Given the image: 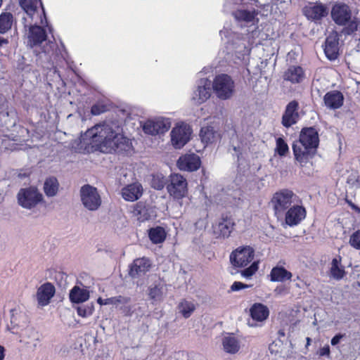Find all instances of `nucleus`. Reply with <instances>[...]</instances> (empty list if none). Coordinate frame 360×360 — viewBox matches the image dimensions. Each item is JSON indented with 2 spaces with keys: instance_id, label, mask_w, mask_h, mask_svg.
<instances>
[{
  "instance_id": "obj_1",
  "label": "nucleus",
  "mask_w": 360,
  "mask_h": 360,
  "mask_svg": "<svg viewBox=\"0 0 360 360\" xmlns=\"http://www.w3.org/2000/svg\"><path fill=\"white\" fill-rule=\"evenodd\" d=\"M131 141L124 136L122 129L115 122H104L89 129L79 139L77 150L90 153H123L131 150Z\"/></svg>"
},
{
  "instance_id": "obj_2",
  "label": "nucleus",
  "mask_w": 360,
  "mask_h": 360,
  "mask_svg": "<svg viewBox=\"0 0 360 360\" xmlns=\"http://www.w3.org/2000/svg\"><path fill=\"white\" fill-rule=\"evenodd\" d=\"M319 143V134L314 127L302 129L299 139L294 141L292 150L295 159L301 167L305 165L312 158Z\"/></svg>"
},
{
  "instance_id": "obj_3",
  "label": "nucleus",
  "mask_w": 360,
  "mask_h": 360,
  "mask_svg": "<svg viewBox=\"0 0 360 360\" xmlns=\"http://www.w3.org/2000/svg\"><path fill=\"white\" fill-rule=\"evenodd\" d=\"M24 26L29 27L27 44L30 46H41L42 51L47 53L53 49L55 44L51 41H46V32L44 28V26H48L46 18H43V23H33Z\"/></svg>"
},
{
  "instance_id": "obj_4",
  "label": "nucleus",
  "mask_w": 360,
  "mask_h": 360,
  "mask_svg": "<svg viewBox=\"0 0 360 360\" xmlns=\"http://www.w3.org/2000/svg\"><path fill=\"white\" fill-rule=\"evenodd\" d=\"M41 3L38 0H20V5L25 11L22 17L24 25H30L33 23H43V18L45 19L44 8H39Z\"/></svg>"
},
{
  "instance_id": "obj_5",
  "label": "nucleus",
  "mask_w": 360,
  "mask_h": 360,
  "mask_svg": "<svg viewBox=\"0 0 360 360\" xmlns=\"http://www.w3.org/2000/svg\"><path fill=\"white\" fill-rule=\"evenodd\" d=\"M331 16L335 22L340 25H345L349 23L344 32L350 34L357 30V22L352 20V12L348 6L344 4H335L331 11Z\"/></svg>"
},
{
  "instance_id": "obj_6",
  "label": "nucleus",
  "mask_w": 360,
  "mask_h": 360,
  "mask_svg": "<svg viewBox=\"0 0 360 360\" xmlns=\"http://www.w3.org/2000/svg\"><path fill=\"white\" fill-rule=\"evenodd\" d=\"M212 86L216 96L220 100L230 99L235 93V82L226 74L217 75L212 83Z\"/></svg>"
},
{
  "instance_id": "obj_7",
  "label": "nucleus",
  "mask_w": 360,
  "mask_h": 360,
  "mask_svg": "<svg viewBox=\"0 0 360 360\" xmlns=\"http://www.w3.org/2000/svg\"><path fill=\"white\" fill-rule=\"evenodd\" d=\"M16 198L18 204L27 210L36 207L44 200L43 195L34 186L20 188Z\"/></svg>"
},
{
  "instance_id": "obj_8",
  "label": "nucleus",
  "mask_w": 360,
  "mask_h": 360,
  "mask_svg": "<svg viewBox=\"0 0 360 360\" xmlns=\"http://www.w3.org/2000/svg\"><path fill=\"white\" fill-rule=\"evenodd\" d=\"M192 129L185 122L175 124L170 132L171 144L175 149L182 148L191 139Z\"/></svg>"
},
{
  "instance_id": "obj_9",
  "label": "nucleus",
  "mask_w": 360,
  "mask_h": 360,
  "mask_svg": "<svg viewBox=\"0 0 360 360\" xmlns=\"http://www.w3.org/2000/svg\"><path fill=\"white\" fill-rule=\"evenodd\" d=\"M297 201V195L290 190L282 189L274 193L271 203L276 214L283 213Z\"/></svg>"
},
{
  "instance_id": "obj_10",
  "label": "nucleus",
  "mask_w": 360,
  "mask_h": 360,
  "mask_svg": "<svg viewBox=\"0 0 360 360\" xmlns=\"http://www.w3.org/2000/svg\"><path fill=\"white\" fill-rule=\"evenodd\" d=\"M171 124L169 118L157 117L143 122L141 127L145 134L155 136L167 132L171 127Z\"/></svg>"
},
{
  "instance_id": "obj_11",
  "label": "nucleus",
  "mask_w": 360,
  "mask_h": 360,
  "mask_svg": "<svg viewBox=\"0 0 360 360\" xmlns=\"http://www.w3.org/2000/svg\"><path fill=\"white\" fill-rule=\"evenodd\" d=\"M254 257L255 250L249 245L237 248L229 257L231 264L238 268L247 266L253 261Z\"/></svg>"
},
{
  "instance_id": "obj_12",
  "label": "nucleus",
  "mask_w": 360,
  "mask_h": 360,
  "mask_svg": "<svg viewBox=\"0 0 360 360\" xmlns=\"http://www.w3.org/2000/svg\"><path fill=\"white\" fill-rule=\"evenodd\" d=\"M80 198L83 205L90 211L98 209L101 204V198L97 189L89 184L80 188Z\"/></svg>"
},
{
  "instance_id": "obj_13",
  "label": "nucleus",
  "mask_w": 360,
  "mask_h": 360,
  "mask_svg": "<svg viewBox=\"0 0 360 360\" xmlns=\"http://www.w3.org/2000/svg\"><path fill=\"white\" fill-rule=\"evenodd\" d=\"M253 43L254 41L250 39L248 35L241 37H237L232 44L233 54L236 59L235 63L240 64L247 61Z\"/></svg>"
},
{
  "instance_id": "obj_14",
  "label": "nucleus",
  "mask_w": 360,
  "mask_h": 360,
  "mask_svg": "<svg viewBox=\"0 0 360 360\" xmlns=\"http://www.w3.org/2000/svg\"><path fill=\"white\" fill-rule=\"evenodd\" d=\"M211 86L212 82L207 78L200 79L191 94V102L198 105L206 102L212 94Z\"/></svg>"
},
{
  "instance_id": "obj_15",
  "label": "nucleus",
  "mask_w": 360,
  "mask_h": 360,
  "mask_svg": "<svg viewBox=\"0 0 360 360\" xmlns=\"http://www.w3.org/2000/svg\"><path fill=\"white\" fill-rule=\"evenodd\" d=\"M169 194L174 199L184 198L188 191L186 179L179 174H172L169 176V184L167 186Z\"/></svg>"
},
{
  "instance_id": "obj_16",
  "label": "nucleus",
  "mask_w": 360,
  "mask_h": 360,
  "mask_svg": "<svg viewBox=\"0 0 360 360\" xmlns=\"http://www.w3.org/2000/svg\"><path fill=\"white\" fill-rule=\"evenodd\" d=\"M232 15L241 26L255 25L258 22V12L254 8H238Z\"/></svg>"
},
{
  "instance_id": "obj_17",
  "label": "nucleus",
  "mask_w": 360,
  "mask_h": 360,
  "mask_svg": "<svg viewBox=\"0 0 360 360\" xmlns=\"http://www.w3.org/2000/svg\"><path fill=\"white\" fill-rule=\"evenodd\" d=\"M303 13L308 20L318 21L328 15V8L321 3H309L304 7Z\"/></svg>"
},
{
  "instance_id": "obj_18",
  "label": "nucleus",
  "mask_w": 360,
  "mask_h": 360,
  "mask_svg": "<svg viewBox=\"0 0 360 360\" xmlns=\"http://www.w3.org/2000/svg\"><path fill=\"white\" fill-rule=\"evenodd\" d=\"M40 340L39 333L32 327L27 326L19 333V342L27 348L36 349Z\"/></svg>"
},
{
  "instance_id": "obj_19",
  "label": "nucleus",
  "mask_w": 360,
  "mask_h": 360,
  "mask_svg": "<svg viewBox=\"0 0 360 360\" xmlns=\"http://www.w3.org/2000/svg\"><path fill=\"white\" fill-rule=\"evenodd\" d=\"M201 161L195 154H187L181 156L177 161V167L180 170L193 172L200 167Z\"/></svg>"
},
{
  "instance_id": "obj_20",
  "label": "nucleus",
  "mask_w": 360,
  "mask_h": 360,
  "mask_svg": "<svg viewBox=\"0 0 360 360\" xmlns=\"http://www.w3.org/2000/svg\"><path fill=\"white\" fill-rule=\"evenodd\" d=\"M324 52L326 57L330 60H335L339 54V37L336 32H331L326 38Z\"/></svg>"
},
{
  "instance_id": "obj_21",
  "label": "nucleus",
  "mask_w": 360,
  "mask_h": 360,
  "mask_svg": "<svg viewBox=\"0 0 360 360\" xmlns=\"http://www.w3.org/2000/svg\"><path fill=\"white\" fill-rule=\"evenodd\" d=\"M54 294L55 288L51 283H46L41 285L37 289L36 294L38 305L40 307L48 305Z\"/></svg>"
},
{
  "instance_id": "obj_22",
  "label": "nucleus",
  "mask_w": 360,
  "mask_h": 360,
  "mask_svg": "<svg viewBox=\"0 0 360 360\" xmlns=\"http://www.w3.org/2000/svg\"><path fill=\"white\" fill-rule=\"evenodd\" d=\"M298 103L292 101L290 102L285 108V112L282 117V124L285 127H290L296 124L299 119L297 112Z\"/></svg>"
},
{
  "instance_id": "obj_23",
  "label": "nucleus",
  "mask_w": 360,
  "mask_h": 360,
  "mask_svg": "<svg viewBox=\"0 0 360 360\" xmlns=\"http://www.w3.org/2000/svg\"><path fill=\"white\" fill-rule=\"evenodd\" d=\"M150 267V260L146 257L135 259L130 266L129 275L133 278H139L148 271Z\"/></svg>"
},
{
  "instance_id": "obj_24",
  "label": "nucleus",
  "mask_w": 360,
  "mask_h": 360,
  "mask_svg": "<svg viewBox=\"0 0 360 360\" xmlns=\"http://www.w3.org/2000/svg\"><path fill=\"white\" fill-rule=\"evenodd\" d=\"M305 209L300 205H293L285 214V222L289 226L298 224L305 218Z\"/></svg>"
},
{
  "instance_id": "obj_25",
  "label": "nucleus",
  "mask_w": 360,
  "mask_h": 360,
  "mask_svg": "<svg viewBox=\"0 0 360 360\" xmlns=\"http://www.w3.org/2000/svg\"><path fill=\"white\" fill-rule=\"evenodd\" d=\"M325 105L330 109L335 110L340 108L344 102V96L340 91H330L326 94L323 97Z\"/></svg>"
},
{
  "instance_id": "obj_26",
  "label": "nucleus",
  "mask_w": 360,
  "mask_h": 360,
  "mask_svg": "<svg viewBox=\"0 0 360 360\" xmlns=\"http://www.w3.org/2000/svg\"><path fill=\"white\" fill-rule=\"evenodd\" d=\"M167 292V286L160 279L148 287V295L155 302L161 301Z\"/></svg>"
},
{
  "instance_id": "obj_27",
  "label": "nucleus",
  "mask_w": 360,
  "mask_h": 360,
  "mask_svg": "<svg viewBox=\"0 0 360 360\" xmlns=\"http://www.w3.org/2000/svg\"><path fill=\"white\" fill-rule=\"evenodd\" d=\"M233 225L231 219L223 218L214 226V233L217 237L227 238L230 236Z\"/></svg>"
},
{
  "instance_id": "obj_28",
  "label": "nucleus",
  "mask_w": 360,
  "mask_h": 360,
  "mask_svg": "<svg viewBox=\"0 0 360 360\" xmlns=\"http://www.w3.org/2000/svg\"><path fill=\"white\" fill-rule=\"evenodd\" d=\"M143 188L141 184L134 183L129 184L122 190V195L125 200L135 201L142 195Z\"/></svg>"
},
{
  "instance_id": "obj_29",
  "label": "nucleus",
  "mask_w": 360,
  "mask_h": 360,
  "mask_svg": "<svg viewBox=\"0 0 360 360\" xmlns=\"http://www.w3.org/2000/svg\"><path fill=\"white\" fill-rule=\"evenodd\" d=\"M70 300L73 303H82L89 298V291L85 286H74L70 292Z\"/></svg>"
},
{
  "instance_id": "obj_30",
  "label": "nucleus",
  "mask_w": 360,
  "mask_h": 360,
  "mask_svg": "<svg viewBox=\"0 0 360 360\" xmlns=\"http://www.w3.org/2000/svg\"><path fill=\"white\" fill-rule=\"evenodd\" d=\"M304 72L300 66H290L284 72L283 79L292 84L302 82L304 79Z\"/></svg>"
},
{
  "instance_id": "obj_31",
  "label": "nucleus",
  "mask_w": 360,
  "mask_h": 360,
  "mask_svg": "<svg viewBox=\"0 0 360 360\" xmlns=\"http://www.w3.org/2000/svg\"><path fill=\"white\" fill-rule=\"evenodd\" d=\"M269 314V309L262 304H254L250 308V315L252 319L255 321L259 322L264 321L268 318Z\"/></svg>"
},
{
  "instance_id": "obj_32",
  "label": "nucleus",
  "mask_w": 360,
  "mask_h": 360,
  "mask_svg": "<svg viewBox=\"0 0 360 360\" xmlns=\"http://www.w3.org/2000/svg\"><path fill=\"white\" fill-rule=\"evenodd\" d=\"M345 267L341 264V258L333 259L330 267V276L335 280L339 281L345 276Z\"/></svg>"
},
{
  "instance_id": "obj_33",
  "label": "nucleus",
  "mask_w": 360,
  "mask_h": 360,
  "mask_svg": "<svg viewBox=\"0 0 360 360\" xmlns=\"http://www.w3.org/2000/svg\"><path fill=\"white\" fill-rule=\"evenodd\" d=\"M269 276L271 281L283 282L287 280H290L292 275L284 267L275 266L271 269Z\"/></svg>"
},
{
  "instance_id": "obj_34",
  "label": "nucleus",
  "mask_w": 360,
  "mask_h": 360,
  "mask_svg": "<svg viewBox=\"0 0 360 360\" xmlns=\"http://www.w3.org/2000/svg\"><path fill=\"white\" fill-rule=\"evenodd\" d=\"M200 136L203 143L206 144L217 141L219 138V133L212 126H206L201 128Z\"/></svg>"
},
{
  "instance_id": "obj_35",
  "label": "nucleus",
  "mask_w": 360,
  "mask_h": 360,
  "mask_svg": "<svg viewBox=\"0 0 360 360\" xmlns=\"http://www.w3.org/2000/svg\"><path fill=\"white\" fill-rule=\"evenodd\" d=\"M222 345L224 351L229 354H236L240 349L238 340L232 335L225 336L223 338Z\"/></svg>"
},
{
  "instance_id": "obj_36",
  "label": "nucleus",
  "mask_w": 360,
  "mask_h": 360,
  "mask_svg": "<svg viewBox=\"0 0 360 360\" xmlns=\"http://www.w3.org/2000/svg\"><path fill=\"white\" fill-rule=\"evenodd\" d=\"M166 231L161 226H155L148 230V237L153 244H160L165 241L166 238Z\"/></svg>"
},
{
  "instance_id": "obj_37",
  "label": "nucleus",
  "mask_w": 360,
  "mask_h": 360,
  "mask_svg": "<svg viewBox=\"0 0 360 360\" xmlns=\"http://www.w3.org/2000/svg\"><path fill=\"white\" fill-rule=\"evenodd\" d=\"M59 190V183L56 178H47L44 184V191L47 197H54Z\"/></svg>"
},
{
  "instance_id": "obj_38",
  "label": "nucleus",
  "mask_w": 360,
  "mask_h": 360,
  "mask_svg": "<svg viewBox=\"0 0 360 360\" xmlns=\"http://www.w3.org/2000/svg\"><path fill=\"white\" fill-rule=\"evenodd\" d=\"M13 23V15L8 12H3L0 15V33L5 34L11 29Z\"/></svg>"
},
{
  "instance_id": "obj_39",
  "label": "nucleus",
  "mask_w": 360,
  "mask_h": 360,
  "mask_svg": "<svg viewBox=\"0 0 360 360\" xmlns=\"http://www.w3.org/2000/svg\"><path fill=\"white\" fill-rule=\"evenodd\" d=\"M0 147L4 150H15L21 149L19 144L17 143V139L15 138H9L7 136H4L0 139Z\"/></svg>"
},
{
  "instance_id": "obj_40",
  "label": "nucleus",
  "mask_w": 360,
  "mask_h": 360,
  "mask_svg": "<svg viewBox=\"0 0 360 360\" xmlns=\"http://www.w3.org/2000/svg\"><path fill=\"white\" fill-rule=\"evenodd\" d=\"M133 214L139 221H145L150 218L148 210L141 204H137L133 210Z\"/></svg>"
},
{
  "instance_id": "obj_41",
  "label": "nucleus",
  "mask_w": 360,
  "mask_h": 360,
  "mask_svg": "<svg viewBox=\"0 0 360 360\" xmlns=\"http://www.w3.org/2000/svg\"><path fill=\"white\" fill-rule=\"evenodd\" d=\"M179 311L185 318L191 316V314L195 310V304L190 301L184 300L179 304Z\"/></svg>"
},
{
  "instance_id": "obj_42",
  "label": "nucleus",
  "mask_w": 360,
  "mask_h": 360,
  "mask_svg": "<svg viewBox=\"0 0 360 360\" xmlns=\"http://www.w3.org/2000/svg\"><path fill=\"white\" fill-rule=\"evenodd\" d=\"M151 186L156 190H161L166 184V179L162 174H153L151 179Z\"/></svg>"
},
{
  "instance_id": "obj_43",
  "label": "nucleus",
  "mask_w": 360,
  "mask_h": 360,
  "mask_svg": "<svg viewBox=\"0 0 360 360\" xmlns=\"http://www.w3.org/2000/svg\"><path fill=\"white\" fill-rule=\"evenodd\" d=\"M289 148L286 142L284 141L283 138H278L276 139V152L280 156H284L288 152Z\"/></svg>"
},
{
  "instance_id": "obj_44",
  "label": "nucleus",
  "mask_w": 360,
  "mask_h": 360,
  "mask_svg": "<svg viewBox=\"0 0 360 360\" xmlns=\"http://www.w3.org/2000/svg\"><path fill=\"white\" fill-rule=\"evenodd\" d=\"M124 298L122 296L109 297V298H106V299H103L101 297H99L97 300V302L100 305H110V304L115 305V304H117L118 303L124 302Z\"/></svg>"
},
{
  "instance_id": "obj_45",
  "label": "nucleus",
  "mask_w": 360,
  "mask_h": 360,
  "mask_svg": "<svg viewBox=\"0 0 360 360\" xmlns=\"http://www.w3.org/2000/svg\"><path fill=\"white\" fill-rule=\"evenodd\" d=\"M258 268L259 261H254L249 267L241 271V276L244 278H249L257 271Z\"/></svg>"
},
{
  "instance_id": "obj_46",
  "label": "nucleus",
  "mask_w": 360,
  "mask_h": 360,
  "mask_svg": "<svg viewBox=\"0 0 360 360\" xmlns=\"http://www.w3.org/2000/svg\"><path fill=\"white\" fill-rule=\"evenodd\" d=\"M11 314V325L8 326V329L13 334H17L18 332L15 330V326L18 325V312L15 309H11L10 311Z\"/></svg>"
},
{
  "instance_id": "obj_47",
  "label": "nucleus",
  "mask_w": 360,
  "mask_h": 360,
  "mask_svg": "<svg viewBox=\"0 0 360 360\" xmlns=\"http://www.w3.org/2000/svg\"><path fill=\"white\" fill-rule=\"evenodd\" d=\"M347 184L352 188L360 186V173L358 172H352L347 178Z\"/></svg>"
},
{
  "instance_id": "obj_48",
  "label": "nucleus",
  "mask_w": 360,
  "mask_h": 360,
  "mask_svg": "<svg viewBox=\"0 0 360 360\" xmlns=\"http://www.w3.org/2000/svg\"><path fill=\"white\" fill-rule=\"evenodd\" d=\"M283 343L280 340H277L271 343L269 346V350L271 354L278 355L283 352Z\"/></svg>"
},
{
  "instance_id": "obj_49",
  "label": "nucleus",
  "mask_w": 360,
  "mask_h": 360,
  "mask_svg": "<svg viewBox=\"0 0 360 360\" xmlns=\"http://www.w3.org/2000/svg\"><path fill=\"white\" fill-rule=\"evenodd\" d=\"M349 244L355 249H360V230L353 233L349 238Z\"/></svg>"
},
{
  "instance_id": "obj_50",
  "label": "nucleus",
  "mask_w": 360,
  "mask_h": 360,
  "mask_svg": "<svg viewBox=\"0 0 360 360\" xmlns=\"http://www.w3.org/2000/svg\"><path fill=\"white\" fill-rule=\"evenodd\" d=\"M93 306H82L78 307L77 309V314L79 316L86 318L91 316L93 313Z\"/></svg>"
},
{
  "instance_id": "obj_51",
  "label": "nucleus",
  "mask_w": 360,
  "mask_h": 360,
  "mask_svg": "<svg viewBox=\"0 0 360 360\" xmlns=\"http://www.w3.org/2000/svg\"><path fill=\"white\" fill-rule=\"evenodd\" d=\"M252 285L244 284L242 282L235 281L231 286V291H239L242 289L251 288Z\"/></svg>"
},
{
  "instance_id": "obj_52",
  "label": "nucleus",
  "mask_w": 360,
  "mask_h": 360,
  "mask_svg": "<svg viewBox=\"0 0 360 360\" xmlns=\"http://www.w3.org/2000/svg\"><path fill=\"white\" fill-rule=\"evenodd\" d=\"M330 347L328 345L323 346V347L320 348L317 351V354L319 356L330 357Z\"/></svg>"
},
{
  "instance_id": "obj_53",
  "label": "nucleus",
  "mask_w": 360,
  "mask_h": 360,
  "mask_svg": "<svg viewBox=\"0 0 360 360\" xmlns=\"http://www.w3.org/2000/svg\"><path fill=\"white\" fill-rule=\"evenodd\" d=\"M320 79H316L312 83V92L315 93L316 92L319 96H321L322 91H324V89H321L320 87Z\"/></svg>"
},
{
  "instance_id": "obj_54",
  "label": "nucleus",
  "mask_w": 360,
  "mask_h": 360,
  "mask_svg": "<svg viewBox=\"0 0 360 360\" xmlns=\"http://www.w3.org/2000/svg\"><path fill=\"white\" fill-rule=\"evenodd\" d=\"M105 111V108L103 105H94L91 107V112L94 115H98Z\"/></svg>"
},
{
  "instance_id": "obj_55",
  "label": "nucleus",
  "mask_w": 360,
  "mask_h": 360,
  "mask_svg": "<svg viewBox=\"0 0 360 360\" xmlns=\"http://www.w3.org/2000/svg\"><path fill=\"white\" fill-rule=\"evenodd\" d=\"M344 337V335L342 334H338V335H335L332 339H331V345L335 346L336 345H338L340 340H342V338Z\"/></svg>"
},
{
  "instance_id": "obj_56",
  "label": "nucleus",
  "mask_w": 360,
  "mask_h": 360,
  "mask_svg": "<svg viewBox=\"0 0 360 360\" xmlns=\"http://www.w3.org/2000/svg\"><path fill=\"white\" fill-rule=\"evenodd\" d=\"M5 348L0 345V360H4L6 356Z\"/></svg>"
},
{
  "instance_id": "obj_57",
  "label": "nucleus",
  "mask_w": 360,
  "mask_h": 360,
  "mask_svg": "<svg viewBox=\"0 0 360 360\" xmlns=\"http://www.w3.org/2000/svg\"><path fill=\"white\" fill-rule=\"evenodd\" d=\"M8 44V40L0 36V48Z\"/></svg>"
},
{
  "instance_id": "obj_58",
  "label": "nucleus",
  "mask_w": 360,
  "mask_h": 360,
  "mask_svg": "<svg viewBox=\"0 0 360 360\" xmlns=\"http://www.w3.org/2000/svg\"><path fill=\"white\" fill-rule=\"evenodd\" d=\"M233 149L235 151L236 155L238 157V159H239V155L240 154V148L239 147H236V146H233Z\"/></svg>"
},
{
  "instance_id": "obj_59",
  "label": "nucleus",
  "mask_w": 360,
  "mask_h": 360,
  "mask_svg": "<svg viewBox=\"0 0 360 360\" xmlns=\"http://www.w3.org/2000/svg\"><path fill=\"white\" fill-rule=\"evenodd\" d=\"M285 4H286V2L285 1H283V0H277V1L274 3V4L276 6Z\"/></svg>"
},
{
  "instance_id": "obj_60",
  "label": "nucleus",
  "mask_w": 360,
  "mask_h": 360,
  "mask_svg": "<svg viewBox=\"0 0 360 360\" xmlns=\"http://www.w3.org/2000/svg\"><path fill=\"white\" fill-rule=\"evenodd\" d=\"M231 1L235 4H242V3H243L245 1V0H231Z\"/></svg>"
},
{
  "instance_id": "obj_61",
  "label": "nucleus",
  "mask_w": 360,
  "mask_h": 360,
  "mask_svg": "<svg viewBox=\"0 0 360 360\" xmlns=\"http://www.w3.org/2000/svg\"><path fill=\"white\" fill-rule=\"evenodd\" d=\"M310 342H311V338H307V345H306L307 347L310 345Z\"/></svg>"
},
{
  "instance_id": "obj_62",
  "label": "nucleus",
  "mask_w": 360,
  "mask_h": 360,
  "mask_svg": "<svg viewBox=\"0 0 360 360\" xmlns=\"http://www.w3.org/2000/svg\"><path fill=\"white\" fill-rule=\"evenodd\" d=\"M281 292V290H279L278 288L275 289V292L278 293Z\"/></svg>"
},
{
  "instance_id": "obj_63",
  "label": "nucleus",
  "mask_w": 360,
  "mask_h": 360,
  "mask_svg": "<svg viewBox=\"0 0 360 360\" xmlns=\"http://www.w3.org/2000/svg\"><path fill=\"white\" fill-rule=\"evenodd\" d=\"M2 98H3V96H2V94L0 93V102L2 101Z\"/></svg>"
},
{
  "instance_id": "obj_64",
  "label": "nucleus",
  "mask_w": 360,
  "mask_h": 360,
  "mask_svg": "<svg viewBox=\"0 0 360 360\" xmlns=\"http://www.w3.org/2000/svg\"><path fill=\"white\" fill-rule=\"evenodd\" d=\"M256 32H257V31H256V30H252V34H256Z\"/></svg>"
}]
</instances>
